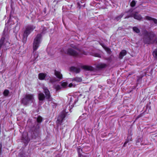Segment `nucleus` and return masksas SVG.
Instances as JSON below:
<instances>
[{
  "label": "nucleus",
  "instance_id": "dca6fc26",
  "mask_svg": "<svg viewBox=\"0 0 157 157\" xmlns=\"http://www.w3.org/2000/svg\"><path fill=\"white\" fill-rule=\"evenodd\" d=\"M38 98L40 101V104L41 102L40 101H42L44 99L45 96L43 93H40L38 94Z\"/></svg>",
  "mask_w": 157,
  "mask_h": 157
},
{
  "label": "nucleus",
  "instance_id": "423d86ee",
  "mask_svg": "<svg viewBox=\"0 0 157 157\" xmlns=\"http://www.w3.org/2000/svg\"><path fill=\"white\" fill-rule=\"evenodd\" d=\"M55 75L58 78V79L56 80L55 77L51 78L49 81L52 83H53L56 81H59L62 78V75L61 74V72L59 71H57L55 70Z\"/></svg>",
  "mask_w": 157,
  "mask_h": 157
},
{
  "label": "nucleus",
  "instance_id": "0eeeda50",
  "mask_svg": "<svg viewBox=\"0 0 157 157\" xmlns=\"http://www.w3.org/2000/svg\"><path fill=\"white\" fill-rule=\"evenodd\" d=\"M67 114L66 110H64L58 116L57 121V123L58 125L61 124L64 118L65 117Z\"/></svg>",
  "mask_w": 157,
  "mask_h": 157
},
{
  "label": "nucleus",
  "instance_id": "9b49d317",
  "mask_svg": "<svg viewBox=\"0 0 157 157\" xmlns=\"http://www.w3.org/2000/svg\"><path fill=\"white\" fill-rule=\"evenodd\" d=\"M81 67L86 71H92L94 70V68L90 66H83Z\"/></svg>",
  "mask_w": 157,
  "mask_h": 157
},
{
  "label": "nucleus",
  "instance_id": "f257e3e1",
  "mask_svg": "<svg viewBox=\"0 0 157 157\" xmlns=\"http://www.w3.org/2000/svg\"><path fill=\"white\" fill-rule=\"evenodd\" d=\"M144 35V41L145 44H151L156 42L157 44V39L155 34L153 32H148L145 30L143 31Z\"/></svg>",
  "mask_w": 157,
  "mask_h": 157
},
{
  "label": "nucleus",
  "instance_id": "72a5a7b5",
  "mask_svg": "<svg viewBox=\"0 0 157 157\" xmlns=\"http://www.w3.org/2000/svg\"><path fill=\"white\" fill-rule=\"evenodd\" d=\"M90 156V155L89 154H87L85 155L84 156V157H89Z\"/></svg>",
  "mask_w": 157,
  "mask_h": 157
},
{
  "label": "nucleus",
  "instance_id": "20e7f679",
  "mask_svg": "<svg viewBox=\"0 0 157 157\" xmlns=\"http://www.w3.org/2000/svg\"><path fill=\"white\" fill-rule=\"evenodd\" d=\"M41 35L38 34L35 38L33 46V52L36 51L39 46L41 41Z\"/></svg>",
  "mask_w": 157,
  "mask_h": 157
},
{
  "label": "nucleus",
  "instance_id": "39448f33",
  "mask_svg": "<svg viewBox=\"0 0 157 157\" xmlns=\"http://www.w3.org/2000/svg\"><path fill=\"white\" fill-rule=\"evenodd\" d=\"M35 28V26L29 25L27 26L24 32L23 39L25 40L26 39L27 37L29 34Z\"/></svg>",
  "mask_w": 157,
  "mask_h": 157
},
{
  "label": "nucleus",
  "instance_id": "4468645a",
  "mask_svg": "<svg viewBox=\"0 0 157 157\" xmlns=\"http://www.w3.org/2000/svg\"><path fill=\"white\" fill-rule=\"evenodd\" d=\"M126 54V51L125 50H123L121 51L120 52L119 55V59H122L123 57L125 56Z\"/></svg>",
  "mask_w": 157,
  "mask_h": 157
},
{
  "label": "nucleus",
  "instance_id": "2eb2a0df",
  "mask_svg": "<svg viewBox=\"0 0 157 157\" xmlns=\"http://www.w3.org/2000/svg\"><path fill=\"white\" fill-rule=\"evenodd\" d=\"M96 67L98 69H101L105 67L106 65L104 63H99L95 65Z\"/></svg>",
  "mask_w": 157,
  "mask_h": 157
},
{
  "label": "nucleus",
  "instance_id": "c9c22d12",
  "mask_svg": "<svg viewBox=\"0 0 157 157\" xmlns=\"http://www.w3.org/2000/svg\"><path fill=\"white\" fill-rule=\"evenodd\" d=\"M100 55H97L96 56H96V57H100Z\"/></svg>",
  "mask_w": 157,
  "mask_h": 157
},
{
  "label": "nucleus",
  "instance_id": "b1692460",
  "mask_svg": "<svg viewBox=\"0 0 157 157\" xmlns=\"http://www.w3.org/2000/svg\"><path fill=\"white\" fill-rule=\"evenodd\" d=\"M42 121V117L40 116H39L37 117V121L38 123H40Z\"/></svg>",
  "mask_w": 157,
  "mask_h": 157
},
{
  "label": "nucleus",
  "instance_id": "1a4fd4ad",
  "mask_svg": "<svg viewBox=\"0 0 157 157\" xmlns=\"http://www.w3.org/2000/svg\"><path fill=\"white\" fill-rule=\"evenodd\" d=\"M130 17H133L135 19H137L138 20H141L142 18V17L140 14H138L137 13H131L130 15L127 16L125 17L124 18H128Z\"/></svg>",
  "mask_w": 157,
  "mask_h": 157
},
{
  "label": "nucleus",
  "instance_id": "4be33fe9",
  "mask_svg": "<svg viewBox=\"0 0 157 157\" xmlns=\"http://www.w3.org/2000/svg\"><path fill=\"white\" fill-rule=\"evenodd\" d=\"M134 32L137 33H140V30L137 27L135 26L132 28Z\"/></svg>",
  "mask_w": 157,
  "mask_h": 157
},
{
  "label": "nucleus",
  "instance_id": "6ab92c4d",
  "mask_svg": "<svg viewBox=\"0 0 157 157\" xmlns=\"http://www.w3.org/2000/svg\"><path fill=\"white\" fill-rule=\"evenodd\" d=\"M73 100V98H72V97H71V98L70 101L69 103V105H71V107L70 106V105H69V106L68 107V109L70 111L74 106L73 101H72Z\"/></svg>",
  "mask_w": 157,
  "mask_h": 157
},
{
  "label": "nucleus",
  "instance_id": "5701e85b",
  "mask_svg": "<svg viewBox=\"0 0 157 157\" xmlns=\"http://www.w3.org/2000/svg\"><path fill=\"white\" fill-rule=\"evenodd\" d=\"M123 15H124V13H121L120 15L116 17L115 18V20L116 21H119L121 19V17H123Z\"/></svg>",
  "mask_w": 157,
  "mask_h": 157
},
{
  "label": "nucleus",
  "instance_id": "a878e982",
  "mask_svg": "<svg viewBox=\"0 0 157 157\" xmlns=\"http://www.w3.org/2000/svg\"><path fill=\"white\" fill-rule=\"evenodd\" d=\"M101 46H102V47L105 49L107 52L108 53H109L110 52V49L107 48L105 47L104 46V45H101Z\"/></svg>",
  "mask_w": 157,
  "mask_h": 157
},
{
  "label": "nucleus",
  "instance_id": "9d476101",
  "mask_svg": "<svg viewBox=\"0 0 157 157\" xmlns=\"http://www.w3.org/2000/svg\"><path fill=\"white\" fill-rule=\"evenodd\" d=\"M22 141L25 144V145H26L30 140L28 138V134L26 132H24L22 138Z\"/></svg>",
  "mask_w": 157,
  "mask_h": 157
},
{
  "label": "nucleus",
  "instance_id": "a211bd4d",
  "mask_svg": "<svg viewBox=\"0 0 157 157\" xmlns=\"http://www.w3.org/2000/svg\"><path fill=\"white\" fill-rule=\"evenodd\" d=\"M46 76V75L43 73H40L39 74V78L41 80H44Z\"/></svg>",
  "mask_w": 157,
  "mask_h": 157
},
{
  "label": "nucleus",
  "instance_id": "6e6552de",
  "mask_svg": "<svg viewBox=\"0 0 157 157\" xmlns=\"http://www.w3.org/2000/svg\"><path fill=\"white\" fill-rule=\"evenodd\" d=\"M43 89L44 90V93H45L46 95V98L48 100V103L51 105H52V102L53 101V99L52 98L50 95V92L48 90L47 88L45 86H44L43 87ZM53 106V105H52Z\"/></svg>",
  "mask_w": 157,
  "mask_h": 157
},
{
  "label": "nucleus",
  "instance_id": "f03ea898",
  "mask_svg": "<svg viewBox=\"0 0 157 157\" xmlns=\"http://www.w3.org/2000/svg\"><path fill=\"white\" fill-rule=\"evenodd\" d=\"M71 46L73 48H69L67 51H65L62 49L61 50V53L67 54L69 55L76 57H80L82 54H86V52H82L79 50L76 49L75 46L73 44H71Z\"/></svg>",
  "mask_w": 157,
  "mask_h": 157
},
{
  "label": "nucleus",
  "instance_id": "2f4dec72",
  "mask_svg": "<svg viewBox=\"0 0 157 157\" xmlns=\"http://www.w3.org/2000/svg\"><path fill=\"white\" fill-rule=\"evenodd\" d=\"M55 89H56L57 90H59L60 88V86L59 85H57L55 87Z\"/></svg>",
  "mask_w": 157,
  "mask_h": 157
},
{
  "label": "nucleus",
  "instance_id": "473e14b6",
  "mask_svg": "<svg viewBox=\"0 0 157 157\" xmlns=\"http://www.w3.org/2000/svg\"><path fill=\"white\" fill-rule=\"evenodd\" d=\"M75 85L74 83H71L69 85V87H75Z\"/></svg>",
  "mask_w": 157,
  "mask_h": 157
},
{
  "label": "nucleus",
  "instance_id": "412c9836",
  "mask_svg": "<svg viewBox=\"0 0 157 157\" xmlns=\"http://www.w3.org/2000/svg\"><path fill=\"white\" fill-rule=\"evenodd\" d=\"M132 140V137L131 136H129L127 137L126 141L124 142L123 146L125 147L126 144L129 141Z\"/></svg>",
  "mask_w": 157,
  "mask_h": 157
},
{
  "label": "nucleus",
  "instance_id": "7ed1b4c3",
  "mask_svg": "<svg viewBox=\"0 0 157 157\" xmlns=\"http://www.w3.org/2000/svg\"><path fill=\"white\" fill-rule=\"evenodd\" d=\"M34 95L33 94H27L25 97L21 100V103L24 105H27L28 104L33 102Z\"/></svg>",
  "mask_w": 157,
  "mask_h": 157
},
{
  "label": "nucleus",
  "instance_id": "f3484780",
  "mask_svg": "<svg viewBox=\"0 0 157 157\" xmlns=\"http://www.w3.org/2000/svg\"><path fill=\"white\" fill-rule=\"evenodd\" d=\"M39 124H37L36 128H35V130H34V131L33 132V134L35 135V136H37L38 134L39 133Z\"/></svg>",
  "mask_w": 157,
  "mask_h": 157
},
{
  "label": "nucleus",
  "instance_id": "aec40b11",
  "mask_svg": "<svg viewBox=\"0 0 157 157\" xmlns=\"http://www.w3.org/2000/svg\"><path fill=\"white\" fill-rule=\"evenodd\" d=\"M82 80V79L80 77H76L73 78L72 80L73 82L75 81L77 82H81Z\"/></svg>",
  "mask_w": 157,
  "mask_h": 157
},
{
  "label": "nucleus",
  "instance_id": "c756f323",
  "mask_svg": "<svg viewBox=\"0 0 157 157\" xmlns=\"http://www.w3.org/2000/svg\"><path fill=\"white\" fill-rule=\"evenodd\" d=\"M136 5V2L135 1H132L130 5L132 7H134Z\"/></svg>",
  "mask_w": 157,
  "mask_h": 157
},
{
  "label": "nucleus",
  "instance_id": "ddd939ff",
  "mask_svg": "<svg viewBox=\"0 0 157 157\" xmlns=\"http://www.w3.org/2000/svg\"><path fill=\"white\" fill-rule=\"evenodd\" d=\"M144 19L147 20L152 21L155 24L157 25V20L155 19L152 18L151 17L148 16H146L145 17Z\"/></svg>",
  "mask_w": 157,
  "mask_h": 157
},
{
  "label": "nucleus",
  "instance_id": "c85d7f7f",
  "mask_svg": "<svg viewBox=\"0 0 157 157\" xmlns=\"http://www.w3.org/2000/svg\"><path fill=\"white\" fill-rule=\"evenodd\" d=\"M77 151L79 156H81L80 155H81V152L82 151V149H81L80 148L78 147L77 148Z\"/></svg>",
  "mask_w": 157,
  "mask_h": 157
},
{
  "label": "nucleus",
  "instance_id": "f704fd0d",
  "mask_svg": "<svg viewBox=\"0 0 157 157\" xmlns=\"http://www.w3.org/2000/svg\"><path fill=\"white\" fill-rule=\"evenodd\" d=\"M78 101V99L77 98H75V99L74 100V104H75L76 102H77Z\"/></svg>",
  "mask_w": 157,
  "mask_h": 157
},
{
  "label": "nucleus",
  "instance_id": "e433bc0d",
  "mask_svg": "<svg viewBox=\"0 0 157 157\" xmlns=\"http://www.w3.org/2000/svg\"><path fill=\"white\" fill-rule=\"evenodd\" d=\"M68 105H67V108L68 107Z\"/></svg>",
  "mask_w": 157,
  "mask_h": 157
},
{
  "label": "nucleus",
  "instance_id": "f8f14e48",
  "mask_svg": "<svg viewBox=\"0 0 157 157\" xmlns=\"http://www.w3.org/2000/svg\"><path fill=\"white\" fill-rule=\"evenodd\" d=\"M70 69L71 71H73L77 73H79L80 71V69L79 68L74 67H71Z\"/></svg>",
  "mask_w": 157,
  "mask_h": 157
},
{
  "label": "nucleus",
  "instance_id": "bb28decb",
  "mask_svg": "<svg viewBox=\"0 0 157 157\" xmlns=\"http://www.w3.org/2000/svg\"><path fill=\"white\" fill-rule=\"evenodd\" d=\"M154 56L157 58V48L156 49L153 53Z\"/></svg>",
  "mask_w": 157,
  "mask_h": 157
},
{
  "label": "nucleus",
  "instance_id": "7c9ffc66",
  "mask_svg": "<svg viewBox=\"0 0 157 157\" xmlns=\"http://www.w3.org/2000/svg\"><path fill=\"white\" fill-rule=\"evenodd\" d=\"M38 55L37 54H35L34 55V59L33 60V62H34L35 60H36V59H37V57H38Z\"/></svg>",
  "mask_w": 157,
  "mask_h": 157
},
{
  "label": "nucleus",
  "instance_id": "393cba45",
  "mask_svg": "<svg viewBox=\"0 0 157 157\" xmlns=\"http://www.w3.org/2000/svg\"><path fill=\"white\" fill-rule=\"evenodd\" d=\"M61 85L63 88H65L67 86V83L66 82H62Z\"/></svg>",
  "mask_w": 157,
  "mask_h": 157
},
{
  "label": "nucleus",
  "instance_id": "cd10ccee",
  "mask_svg": "<svg viewBox=\"0 0 157 157\" xmlns=\"http://www.w3.org/2000/svg\"><path fill=\"white\" fill-rule=\"evenodd\" d=\"M9 93V91L7 90H5L3 92V94L5 96H7Z\"/></svg>",
  "mask_w": 157,
  "mask_h": 157
}]
</instances>
